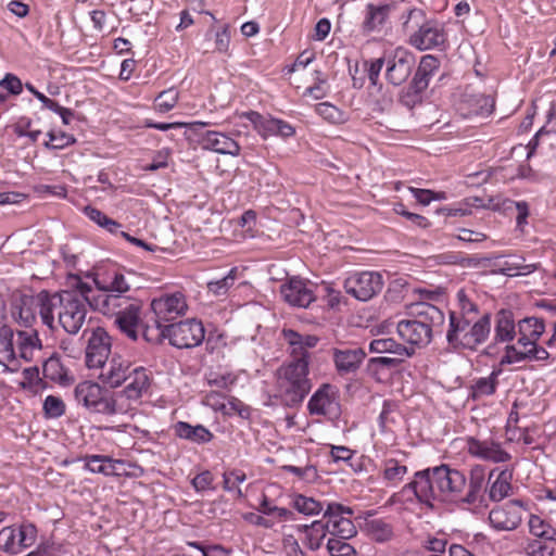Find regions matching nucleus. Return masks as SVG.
Wrapping results in <instances>:
<instances>
[{
	"label": "nucleus",
	"instance_id": "59",
	"mask_svg": "<svg viewBox=\"0 0 556 556\" xmlns=\"http://www.w3.org/2000/svg\"><path fill=\"white\" fill-rule=\"evenodd\" d=\"M409 191L412 192L414 198L422 205H428L435 200L441 201L446 199L445 192L443 191L434 192L429 189H419L415 187H409Z\"/></svg>",
	"mask_w": 556,
	"mask_h": 556
},
{
	"label": "nucleus",
	"instance_id": "33",
	"mask_svg": "<svg viewBox=\"0 0 556 556\" xmlns=\"http://www.w3.org/2000/svg\"><path fill=\"white\" fill-rule=\"evenodd\" d=\"M495 109V98L484 93H465L460 103L459 112L466 118L488 117Z\"/></svg>",
	"mask_w": 556,
	"mask_h": 556
},
{
	"label": "nucleus",
	"instance_id": "5",
	"mask_svg": "<svg viewBox=\"0 0 556 556\" xmlns=\"http://www.w3.org/2000/svg\"><path fill=\"white\" fill-rule=\"evenodd\" d=\"M141 309V301L135 298L102 295L96 304V311L106 316H114L116 327L131 340H136L138 337Z\"/></svg>",
	"mask_w": 556,
	"mask_h": 556
},
{
	"label": "nucleus",
	"instance_id": "13",
	"mask_svg": "<svg viewBox=\"0 0 556 556\" xmlns=\"http://www.w3.org/2000/svg\"><path fill=\"white\" fill-rule=\"evenodd\" d=\"M37 533L36 526L28 521L3 527L0 530V549L10 555H17L35 544Z\"/></svg>",
	"mask_w": 556,
	"mask_h": 556
},
{
	"label": "nucleus",
	"instance_id": "26",
	"mask_svg": "<svg viewBox=\"0 0 556 556\" xmlns=\"http://www.w3.org/2000/svg\"><path fill=\"white\" fill-rule=\"evenodd\" d=\"M409 453L400 448L386 452L381 463V477L388 486L400 485L408 473Z\"/></svg>",
	"mask_w": 556,
	"mask_h": 556
},
{
	"label": "nucleus",
	"instance_id": "34",
	"mask_svg": "<svg viewBox=\"0 0 556 556\" xmlns=\"http://www.w3.org/2000/svg\"><path fill=\"white\" fill-rule=\"evenodd\" d=\"M486 481L485 467L479 464L473 465L469 471L468 490L460 497L462 503L475 506L482 504L486 493Z\"/></svg>",
	"mask_w": 556,
	"mask_h": 556
},
{
	"label": "nucleus",
	"instance_id": "14",
	"mask_svg": "<svg viewBox=\"0 0 556 556\" xmlns=\"http://www.w3.org/2000/svg\"><path fill=\"white\" fill-rule=\"evenodd\" d=\"M239 118L248 119L253 129L263 138L280 137L282 139L291 138L295 135V128L287 121L274 117L269 114L263 115L257 111H247L236 113Z\"/></svg>",
	"mask_w": 556,
	"mask_h": 556
},
{
	"label": "nucleus",
	"instance_id": "15",
	"mask_svg": "<svg viewBox=\"0 0 556 556\" xmlns=\"http://www.w3.org/2000/svg\"><path fill=\"white\" fill-rule=\"evenodd\" d=\"M446 42L447 35L444 26L437 20H428L427 17L407 39V43L419 51L442 49Z\"/></svg>",
	"mask_w": 556,
	"mask_h": 556
},
{
	"label": "nucleus",
	"instance_id": "28",
	"mask_svg": "<svg viewBox=\"0 0 556 556\" xmlns=\"http://www.w3.org/2000/svg\"><path fill=\"white\" fill-rule=\"evenodd\" d=\"M307 409L313 416L336 417L340 412L337 388L329 383L321 384L311 396Z\"/></svg>",
	"mask_w": 556,
	"mask_h": 556
},
{
	"label": "nucleus",
	"instance_id": "19",
	"mask_svg": "<svg viewBox=\"0 0 556 556\" xmlns=\"http://www.w3.org/2000/svg\"><path fill=\"white\" fill-rule=\"evenodd\" d=\"M151 309L155 316V324L160 331L162 323L172 321L184 315L188 308L186 298L181 292L163 293L151 301Z\"/></svg>",
	"mask_w": 556,
	"mask_h": 556
},
{
	"label": "nucleus",
	"instance_id": "62",
	"mask_svg": "<svg viewBox=\"0 0 556 556\" xmlns=\"http://www.w3.org/2000/svg\"><path fill=\"white\" fill-rule=\"evenodd\" d=\"M316 59V53L313 50L302 51L295 61L287 67V73L292 74L305 70Z\"/></svg>",
	"mask_w": 556,
	"mask_h": 556
},
{
	"label": "nucleus",
	"instance_id": "30",
	"mask_svg": "<svg viewBox=\"0 0 556 556\" xmlns=\"http://www.w3.org/2000/svg\"><path fill=\"white\" fill-rule=\"evenodd\" d=\"M84 468L93 473H101L105 477H125L128 476L127 463L123 459H115L108 455H85Z\"/></svg>",
	"mask_w": 556,
	"mask_h": 556
},
{
	"label": "nucleus",
	"instance_id": "22",
	"mask_svg": "<svg viewBox=\"0 0 556 556\" xmlns=\"http://www.w3.org/2000/svg\"><path fill=\"white\" fill-rule=\"evenodd\" d=\"M392 26L410 35L427 17L424 9L412 0H393Z\"/></svg>",
	"mask_w": 556,
	"mask_h": 556
},
{
	"label": "nucleus",
	"instance_id": "48",
	"mask_svg": "<svg viewBox=\"0 0 556 556\" xmlns=\"http://www.w3.org/2000/svg\"><path fill=\"white\" fill-rule=\"evenodd\" d=\"M179 90L175 87L161 91L153 101L154 110L160 113L172 111L179 100Z\"/></svg>",
	"mask_w": 556,
	"mask_h": 556
},
{
	"label": "nucleus",
	"instance_id": "12",
	"mask_svg": "<svg viewBox=\"0 0 556 556\" xmlns=\"http://www.w3.org/2000/svg\"><path fill=\"white\" fill-rule=\"evenodd\" d=\"M161 334L167 338L173 346L191 349L202 343L205 330L200 320L192 318L164 326Z\"/></svg>",
	"mask_w": 556,
	"mask_h": 556
},
{
	"label": "nucleus",
	"instance_id": "60",
	"mask_svg": "<svg viewBox=\"0 0 556 556\" xmlns=\"http://www.w3.org/2000/svg\"><path fill=\"white\" fill-rule=\"evenodd\" d=\"M226 400L227 396L218 391H211L205 394L202 400L203 405L212 408L215 412H226Z\"/></svg>",
	"mask_w": 556,
	"mask_h": 556
},
{
	"label": "nucleus",
	"instance_id": "23",
	"mask_svg": "<svg viewBox=\"0 0 556 556\" xmlns=\"http://www.w3.org/2000/svg\"><path fill=\"white\" fill-rule=\"evenodd\" d=\"M97 287V295H93L91 300V307L96 311L97 300L104 296H121L130 298L126 293L130 290V283L127 280L124 273L118 269L106 270L103 274H98L94 278Z\"/></svg>",
	"mask_w": 556,
	"mask_h": 556
},
{
	"label": "nucleus",
	"instance_id": "6",
	"mask_svg": "<svg viewBox=\"0 0 556 556\" xmlns=\"http://www.w3.org/2000/svg\"><path fill=\"white\" fill-rule=\"evenodd\" d=\"M490 331L491 316L486 313L479 319L450 316L446 340L453 349L476 351L486 341Z\"/></svg>",
	"mask_w": 556,
	"mask_h": 556
},
{
	"label": "nucleus",
	"instance_id": "61",
	"mask_svg": "<svg viewBox=\"0 0 556 556\" xmlns=\"http://www.w3.org/2000/svg\"><path fill=\"white\" fill-rule=\"evenodd\" d=\"M231 39L230 26L225 24L215 33V51L227 54Z\"/></svg>",
	"mask_w": 556,
	"mask_h": 556
},
{
	"label": "nucleus",
	"instance_id": "2",
	"mask_svg": "<svg viewBox=\"0 0 556 556\" xmlns=\"http://www.w3.org/2000/svg\"><path fill=\"white\" fill-rule=\"evenodd\" d=\"M408 315L410 318L400 320L396 329L405 342L417 346L428 345L433 331L441 330L445 319L444 313L427 301L413 303Z\"/></svg>",
	"mask_w": 556,
	"mask_h": 556
},
{
	"label": "nucleus",
	"instance_id": "51",
	"mask_svg": "<svg viewBox=\"0 0 556 556\" xmlns=\"http://www.w3.org/2000/svg\"><path fill=\"white\" fill-rule=\"evenodd\" d=\"M245 479L247 475L240 469L226 471L223 475V486L226 491L236 492L237 496L241 497L243 493L240 489V484L244 482Z\"/></svg>",
	"mask_w": 556,
	"mask_h": 556
},
{
	"label": "nucleus",
	"instance_id": "3",
	"mask_svg": "<svg viewBox=\"0 0 556 556\" xmlns=\"http://www.w3.org/2000/svg\"><path fill=\"white\" fill-rule=\"evenodd\" d=\"M309 367L302 363H282L275 371L271 397L286 407H298L312 390Z\"/></svg>",
	"mask_w": 556,
	"mask_h": 556
},
{
	"label": "nucleus",
	"instance_id": "37",
	"mask_svg": "<svg viewBox=\"0 0 556 556\" xmlns=\"http://www.w3.org/2000/svg\"><path fill=\"white\" fill-rule=\"evenodd\" d=\"M365 356L366 353L361 348L334 349L332 352L336 369L341 376L355 372Z\"/></svg>",
	"mask_w": 556,
	"mask_h": 556
},
{
	"label": "nucleus",
	"instance_id": "50",
	"mask_svg": "<svg viewBox=\"0 0 556 556\" xmlns=\"http://www.w3.org/2000/svg\"><path fill=\"white\" fill-rule=\"evenodd\" d=\"M47 136L49 139L45 141L43 146L50 150H62L76 142L73 135L62 130H50Z\"/></svg>",
	"mask_w": 556,
	"mask_h": 556
},
{
	"label": "nucleus",
	"instance_id": "11",
	"mask_svg": "<svg viewBox=\"0 0 556 556\" xmlns=\"http://www.w3.org/2000/svg\"><path fill=\"white\" fill-rule=\"evenodd\" d=\"M529 510V502L521 498H511L495 505L489 511L490 526L496 531H515Z\"/></svg>",
	"mask_w": 556,
	"mask_h": 556
},
{
	"label": "nucleus",
	"instance_id": "46",
	"mask_svg": "<svg viewBox=\"0 0 556 556\" xmlns=\"http://www.w3.org/2000/svg\"><path fill=\"white\" fill-rule=\"evenodd\" d=\"M84 213L90 220H92L99 227L105 229L110 233H117L118 229L122 227L118 222L112 219L97 207L87 205L84 208Z\"/></svg>",
	"mask_w": 556,
	"mask_h": 556
},
{
	"label": "nucleus",
	"instance_id": "25",
	"mask_svg": "<svg viewBox=\"0 0 556 556\" xmlns=\"http://www.w3.org/2000/svg\"><path fill=\"white\" fill-rule=\"evenodd\" d=\"M393 0H375L366 5L362 29L365 34L382 33L392 26Z\"/></svg>",
	"mask_w": 556,
	"mask_h": 556
},
{
	"label": "nucleus",
	"instance_id": "31",
	"mask_svg": "<svg viewBox=\"0 0 556 556\" xmlns=\"http://www.w3.org/2000/svg\"><path fill=\"white\" fill-rule=\"evenodd\" d=\"M513 469L493 468L488 475L486 494L491 502H501L513 494Z\"/></svg>",
	"mask_w": 556,
	"mask_h": 556
},
{
	"label": "nucleus",
	"instance_id": "43",
	"mask_svg": "<svg viewBox=\"0 0 556 556\" xmlns=\"http://www.w3.org/2000/svg\"><path fill=\"white\" fill-rule=\"evenodd\" d=\"M528 526L533 540H556V528L540 516L531 514Z\"/></svg>",
	"mask_w": 556,
	"mask_h": 556
},
{
	"label": "nucleus",
	"instance_id": "24",
	"mask_svg": "<svg viewBox=\"0 0 556 556\" xmlns=\"http://www.w3.org/2000/svg\"><path fill=\"white\" fill-rule=\"evenodd\" d=\"M281 336L287 343L290 361L286 363H302L309 367V349L317 345L319 339L314 334H303L293 329L283 328Z\"/></svg>",
	"mask_w": 556,
	"mask_h": 556
},
{
	"label": "nucleus",
	"instance_id": "21",
	"mask_svg": "<svg viewBox=\"0 0 556 556\" xmlns=\"http://www.w3.org/2000/svg\"><path fill=\"white\" fill-rule=\"evenodd\" d=\"M386 77L394 86H400L409 77L415 64L414 54L403 47L384 52Z\"/></svg>",
	"mask_w": 556,
	"mask_h": 556
},
{
	"label": "nucleus",
	"instance_id": "1",
	"mask_svg": "<svg viewBox=\"0 0 556 556\" xmlns=\"http://www.w3.org/2000/svg\"><path fill=\"white\" fill-rule=\"evenodd\" d=\"M353 515L354 510L350 506L331 502L327 504L320 520H315L311 525H296L294 529L304 533L303 543L309 549L316 551L323 545L327 534L342 539L355 536L357 530L352 521Z\"/></svg>",
	"mask_w": 556,
	"mask_h": 556
},
{
	"label": "nucleus",
	"instance_id": "7",
	"mask_svg": "<svg viewBox=\"0 0 556 556\" xmlns=\"http://www.w3.org/2000/svg\"><path fill=\"white\" fill-rule=\"evenodd\" d=\"M12 318L20 325L29 328L40 316L43 325L53 328L54 303L48 291H40L36 295H23L16 300L11 309Z\"/></svg>",
	"mask_w": 556,
	"mask_h": 556
},
{
	"label": "nucleus",
	"instance_id": "47",
	"mask_svg": "<svg viewBox=\"0 0 556 556\" xmlns=\"http://www.w3.org/2000/svg\"><path fill=\"white\" fill-rule=\"evenodd\" d=\"M458 311H452L450 316L465 317L466 319H479L482 315L479 312L478 305L473 303L467 294L460 290L457 292Z\"/></svg>",
	"mask_w": 556,
	"mask_h": 556
},
{
	"label": "nucleus",
	"instance_id": "4",
	"mask_svg": "<svg viewBox=\"0 0 556 556\" xmlns=\"http://www.w3.org/2000/svg\"><path fill=\"white\" fill-rule=\"evenodd\" d=\"M41 349V341L36 330L13 332L9 327H2L0 330V364L5 367L17 359L37 361Z\"/></svg>",
	"mask_w": 556,
	"mask_h": 556
},
{
	"label": "nucleus",
	"instance_id": "58",
	"mask_svg": "<svg viewBox=\"0 0 556 556\" xmlns=\"http://www.w3.org/2000/svg\"><path fill=\"white\" fill-rule=\"evenodd\" d=\"M258 511H261L264 515L267 516H274L279 521H285L288 519H291L293 516V513L287 508L278 507L273 505L267 497H264V500L261 502L258 506Z\"/></svg>",
	"mask_w": 556,
	"mask_h": 556
},
{
	"label": "nucleus",
	"instance_id": "16",
	"mask_svg": "<svg viewBox=\"0 0 556 556\" xmlns=\"http://www.w3.org/2000/svg\"><path fill=\"white\" fill-rule=\"evenodd\" d=\"M383 283L378 271H355L344 280V290L359 301H368L382 290Z\"/></svg>",
	"mask_w": 556,
	"mask_h": 556
},
{
	"label": "nucleus",
	"instance_id": "55",
	"mask_svg": "<svg viewBox=\"0 0 556 556\" xmlns=\"http://www.w3.org/2000/svg\"><path fill=\"white\" fill-rule=\"evenodd\" d=\"M42 409L47 418L54 419L65 414L66 405L60 396L48 395L43 401Z\"/></svg>",
	"mask_w": 556,
	"mask_h": 556
},
{
	"label": "nucleus",
	"instance_id": "57",
	"mask_svg": "<svg viewBox=\"0 0 556 556\" xmlns=\"http://www.w3.org/2000/svg\"><path fill=\"white\" fill-rule=\"evenodd\" d=\"M348 540L331 535L327 542L328 553L331 556H354L355 549L346 542Z\"/></svg>",
	"mask_w": 556,
	"mask_h": 556
},
{
	"label": "nucleus",
	"instance_id": "35",
	"mask_svg": "<svg viewBox=\"0 0 556 556\" xmlns=\"http://www.w3.org/2000/svg\"><path fill=\"white\" fill-rule=\"evenodd\" d=\"M200 144L204 150H210L220 154H230L237 156L240 154L239 143L225 132L208 130L200 139Z\"/></svg>",
	"mask_w": 556,
	"mask_h": 556
},
{
	"label": "nucleus",
	"instance_id": "20",
	"mask_svg": "<svg viewBox=\"0 0 556 556\" xmlns=\"http://www.w3.org/2000/svg\"><path fill=\"white\" fill-rule=\"evenodd\" d=\"M462 441L464 442V451L473 458L495 464L511 459V455L502 447L500 442L493 439L480 440L473 435H466Z\"/></svg>",
	"mask_w": 556,
	"mask_h": 556
},
{
	"label": "nucleus",
	"instance_id": "45",
	"mask_svg": "<svg viewBox=\"0 0 556 556\" xmlns=\"http://www.w3.org/2000/svg\"><path fill=\"white\" fill-rule=\"evenodd\" d=\"M315 112L326 122L334 125L344 124L348 122V113L340 110L330 102H320L314 106Z\"/></svg>",
	"mask_w": 556,
	"mask_h": 556
},
{
	"label": "nucleus",
	"instance_id": "56",
	"mask_svg": "<svg viewBox=\"0 0 556 556\" xmlns=\"http://www.w3.org/2000/svg\"><path fill=\"white\" fill-rule=\"evenodd\" d=\"M293 505L298 511L305 515H317L324 509V506L320 502L302 494H299L294 497Z\"/></svg>",
	"mask_w": 556,
	"mask_h": 556
},
{
	"label": "nucleus",
	"instance_id": "10",
	"mask_svg": "<svg viewBox=\"0 0 556 556\" xmlns=\"http://www.w3.org/2000/svg\"><path fill=\"white\" fill-rule=\"evenodd\" d=\"M56 311L59 324L70 334L81 329L87 317V298L74 291H63L51 295Z\"/></svg>",
	"mask_w": 556,
	"mask_h": 556
},
{
	"label": "nucleus",
	"instance_id": "39",
	"mask_svg": "<svg viewBox=\"0 0 556 556\" xmlns=\"http://www.w3.org/2000/svg\"><path fill=\"white\" fill-rule=\"evenodd\" d=\"M440 60L431 54L421 56L418 68L409 85V89L415 93H420L429 86L430 78L438 72Z\"/></svg>",
	"mask_w": 556,
	"mask_h": 556
},
{
	"label": "nucleus",
	"instance_id": "8",
	"mask_svg": "<svg viewBox=\"0 0 556 556\" xmlns=\"http://www.w3.org/2000/svg\"><path fill=\"white\" fill-rule=\"evenodd\" d=\"M152 383L151 371L143 366L134 367L124 381V388L114 391L121 415L134 416L142 404V399L149 394Z\"/></svg>",
	"mask_w": 556,
	"mask_h": 556
},
{
	"label": "nucleus",
	"instance_id": "63",
	"mask_svg": "<svg viewBox=\"0 0 556 556\" xmlns=\"http://www.w3.org/2000/svg\"><path fill=\"white\" fill-rule=\"evenodd\" d=\"M239 415L240 417H248L250 414L249 407L239 399L229 396L226 400V412H223L225 416Z\"/></svg>",
	"mask_w": 556,
	"mask_h": 556
},
{
	"label": "nucleus",
	"instance_id": "17",
	"mask_svg": "<svg viewBox=\"0 0 556 556\" xmlns=\"http://www.w3.org/2000/svg\"><path fill=\"white\" fill-rule=\"evenodd\" d=\"M438 491L433 481L432 469L417 471L414 480L402 488V490L393 495L394 502L401 501L403 497L412 500L414 496L419 503L432 507V500Z\"/></svg>",
	"mask_w": 556,
	"mask_h": 556
},
{
	"label": "nucleus",
	"instance_id": "18",
	"mask_svg": "<svg viewBox=\"0 0 556 556\" xmlns=\"http://www.w3.org/2000/svg\"><path fill=\"white\" fill-rule=\"evenodd\" d=\"M432 473L434 485L440 496L443 498H457L463 494L467 485V477L463 471L443 464L432 468Z\"/></svg>",
	"mask_w": 556,
	"mask_h": 556
},
{
	"label": "nucleus",
	"instance_id": "40",
	"mask_svg": "<svg viewBox=\"0 0 556 556\" xmlns=\"http://www.w3.org/2000/svg\"><path fill=\"white\" fill-rule=\"evenodd\" d=\"M173 429L176 437L197 444H205L214 439V434L203 425L192 426L186 421H177Z\"/></svg>",
	"mask_w": 556,
	"mask_h": 556
},
{
	"label": "nucleus",
	"instance_id": "36",
	"mask_svg": "<svg viewBox=\"0 0 556 556\" xmlns=\"http://www.w3.org/2000/svg\"><path fill=\"white\" fill-rule=\"evenodd\" d=\"M283 300L292 306L307 307L315 300L313 290L299 279H290L280 288Z\"/></svg>",
	"mask_w": 556,
	"mask_h": 556
},
{
	"label": "nucleus",
	"instance_id": "38",
	"mask_svg": "<svg viewBox=\"0 0 556 556\" xmlns=\"http://www.w3.org/2000/svg\"><path fill=\"white\" fill-rule=\"evenodd\" d=\"M549 353L542 346L538 345V342L533 343V346L527 348L522 351H517L515 346H505L504 354L501 357L500 364L513 365L522 363L526 361H547Z\"/></svg>",
	"mask_w": 556,
	"mask_h": 556
},
{
	"label": "nucleus",
	"instance_id": "42",
	"mask_svg": "<svg viewBox=\"0 0 556 556\" xmlns=\"http://www.w3.org/2000/svg\"><path fill=\"white\" fill-rule=\"evenodd\" d=\"M501 372V369H494L489 376L475 379L470 387V397L481 400L493 395L497 390Z\"/></svg>",
	"mask_w": 556,
	"mask_h": 556
},
{
	"label": "nucleus",
	"instance_id": "9",
	"mask_svg": "<svg viewBox=\"0 0 556 556\" xmlns=\"http://www.w3.org/2000/svg\"><path fill=\"white\" fill-rule=\"evenodd\" d=\"M74 397L90 414L104 416L121 415L114 391H110L98 382L86 380L74 389Z\"/></svg>",
	"mask_w": 556,
	"mask_h": 556
},
{
	"label": "nucleus",
	"instance_id": "44",
	"mask_svg": "<svg viewBox=\"0 0 556 556\" xmlns=\"http://www.w3.org/2000/svg\"><path fill=\"white\" fill-rule=\"evenodd\" d=\"M539 268L538 264H525V257L517 256L514 260L505 261L498 271L508 277L527 276Z\"/></svg>",
	"mask_w": 556,
	"mask_h": 556
},
{
	"label": "nucleus",
	"instance_id": "27",
	"mask_svg": "<svg viewBox=\"0 0 556 556\" xmlns=\"http://www.w3.org/2000/svg\"><path fill=\"white\" fill-rule=\"evenodd\" d=\"M111 337L102 327H97L91 331L86 346V365L88 368L99 369L111 357Z\"/></svg>",
	"mask_w": 556,
	"mask_h": 556
},
{
	"label": "nucleus",
	"instance_id": "41",
	"mask_svg": "<svg viewBox=\"0 0 556 556\" xmlns=\"http://www.w3.org/2000/svg\"><path fill=\"white\" fill-rule=\"evenodd\" d=\"M516 337L517 324H515L511 313L507 311H501L496 315L494 341L496 343L511 344Z\"/></svg>",
	"mask_w": 556,
	"mask_h": 556
},
{
	"label": "nucleus",
	"instance_id": "53",
	"mask_svg": "<svg viewBox=\"0 0 556 556\" xmlns=\"http://www.w3.org/2000/svg\"><path fill=\"white\" fill-rule=\"evenodd\" d=\"M43 376L54 382H62L66 377V371L59 358L50 357L43 362Z\"/></svg>",
	"mask_w": 556,
	"mask_h": 556
},
{
	"label": "nucleus",
	"instance_id": "52",
	"mask_svg": "<svg viewBox=\"0 0 556 556\" xmlns=\"http://www.w3.org/2000/svg\"><path fill=\"white\" fill-rule=\"evenodd\" d=\"M526 551L529 556H554L556 540H532Z\"/></svg>",
	"mask_w": 556,
	"mask_h": 556
},
{
	"label": "nucleus",
	"instance_id": "64",
	"mask_svg": "<svg viewBox=\"0 0 556 556\" xmlns=\"http://www.w3.org/2000/svg\"><path fill=\"white\" fill-rule=\"evenodd\" d=\"M282 545L286 556H306L293 534H285Z\"/></svg>",
	"mask_w": 556,
	"mask_h": 556
},
{
	"label": "nucleus",
	"instance_id": "49",
	"mask_svg": "<svg viewBox=\"0 0 556 556\" xmlns=\"http://www.w3.org/2000/svg\"><path fill=\"white\" fill-rule=\"evenodd\" d=\"M369 351L372 353H391L399 356L407 354L406 348L392 338L372 340L369 344Z\"/></svg>",
	"mask_w": 556,
	"mask_h": 556
},
{
	"label": "nucleus",
	"instance_id": "29",
	"mask_svg": "<svg viewBox=\"0 0 556 556\" xmlns=\"http://www.w3.org/2000/svg\"><path fill=\"white\" fill-rule=\"evenodd\" d=\"M134 365L129 359L122 355L113 354L99 369L98 378L100 381L112 389L121 387L128 375L132 371Z\"/></svg>",
	"mask_w": 556,
	"mask_h": 556
},
{
	"label": "nucleus",
	"instance_id": "54",
	"mask_svg": "<svg viewBox=\"0 0 556 556\" xmlns=\"http://www.w3.org/2000/svg\"><path fill=\"white\" fill-rule=\"evenodd\" d=\"M236 278L237 268H231L225 277L218 280L210 281L207 283V289L214 295H225L228 292V290L233 286Z\"/></svg>",
	"mask_w": 556,
	"mask_h": 556
},
{
	"label": "nucleus",
	"instance_id": "32",
	"mask_svg": "<svg viewBox=\"0 0 556 556\" xmlns=\"http://www.w3.org/2000/svg\"><path fill=\"white\" fill-rule=\"evenodd\" d=\"M545 331V321L543 318L525 317L517 323V341L506 346H515L516 350L522 351L533 346L539 342Z\"/></svg>",
	"mask_w": 556,
	"mask_h": 556
}]
</instances>
